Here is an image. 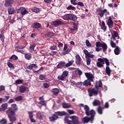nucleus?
<instances>
[{
  "instance_id": "obj_33",
  "label": "nucleus",
  "mask_w": 124,
  "mask_h": 124,
  "mask_svg": "<svg viewBox=\"0 0 124 124\" xmlns=\"http://www.w3.org/2000/svg\"><path fill=\"white\" fill-rule=\"evenodd\" d=\"M37 66L36 64H31L27 66L28 69H33V68H36Z\"/></svg>"
},
{
  "instance_id": "obj_8",
  "label": "nucleus",
  "mask_w": 124,
  "mask_h": 124,
  "mask_svg": "<svg viewBox=\"0 0 124 124\" xmlns=\"http://www.w3.org/2000/svg\"><path fill=\"white\" fill-rule=\"evenodd\" d=\"M17 13H21L22 15H26V14H28V12L25 7H20L18 9Z\"/></svg>"
},
{
  "instance_id": "obj_37",
  "label": "nucleus",
  "mask_w": 124,
  "mask_h": 124,
  "mask_svg": "<svg viewBox=\"0 0 124 124\" xmlns=\"http://www.w3.org/2000/svg\"><path fill=\"white\" fill-rule=\"evenodd\" d=\"M62 107L64 108H71V106L67 103H62Z\"/></svg>"
},
{
  "instance_id": "obj_47",
  "label": "nucleus",
  "mask_w": 124,
  "mask_h": 124,
  "mask_svg": "<svg viewBox=\"0 0 124 124\" xmlns=\"http://www.w3.org/2000/svg\"><path fill=\"white\" fill-rule=\"evenodd\" d=\"M10 60H14V61H16V60H18V57L15 55H13L10 58Z\"/></svg>"
},
{
  "instance_id": "obj_24",
  "label": "nucleus",
  "mask_w": 124,
  "mask_h": 124,
  "mask_svg": "<svg viewBox=\"0 0 124 124\" xmlns=\"http://www.w3.org/2000/svg\"><path fill=\"white\" fill-rule=\"evenodd\" d=\"M83 121H84V123L88 124L90 122V121L92 123L91 118L88 116L84 117L83 119Z\"/></svg>"
},
{
  "instance_id": "obj_34",
  "label": "nucleus",
  "mask_w": 124,
  "mask_h": 124,
  "mask_svg": "<svg viewBox=\"0 0 124 124\" xmlns=\"http://www.w3.org/2000/svg\"><path fill=\"white\" fill-rule=\"evenodd\" d=\"M101 47L103 48V52H105L108 49V46L106 43H104L102 44Z\"/></svg>"
},
{
  "instance_id": "obj_26",
  "label": "nucleus",
  "mask_w": 124,
  "mask_h": 124,
  "mask_svg": "<svg viewBox=\"0 0 124 124\" xmlns=\"http://www.w3.org/2000/svg\"><path fill=\"white\" fill-rule=\"evenodd\" d=\"M121 48L119 46H116L114 49V53L116 55H118L120 53Z\"/></svg>"
},
{
  "instance_id": "obj_10",
  "label": "nucleus",
  "mask_w": 124,
  "mask_h": 124,
  "mask_svg": "<svg viewBox=\"0 0 124 124\" xmlns=\"http://www.w3.org/2000/svg\"><path fill=\"white\" fill-rule=\"evenodd\" d=\"M74 62V60H71L70 61H69V62L67 63L66 64L65 63V62H62V67L64 68H66V67L72 66Z\"/></svg>"
},
{
  "instance_id": "obj_14",
  "label": "nucleus",
  "mask_w": 124,
  "mask_h": 124,
  "mask_svg": "<svg viewBox=\"0 0 124 124\" xmlns=\"http://www.w3.org/2000/svg\"><path fill=\"white\" fill-rule=\"evenodd\" d=\"M28 115L31 123H35L36 121L33 119V114H32V112L28 111Z\"/></svg>"
},
{
  "instance_id": "obj_25",
  "label": "nucleus",
  "mask_w": 124,
  "mask_h": 124,
  "mask_svg": "<svg viewBox=\"0 0 124 124\" xmlns=\"http://www.w3.org/2000/svg\"><path fill=\"white\" fill-rule=\"evenodd\" d=\"M101 29H102L104 32L107 31V28L104 21H102V26L101 27Z\"/></svg>"
},
{
  "instance_id": "obj_56",
  "label": "nucleus",
  "mask_w": 124,
  "mask_h": 124,
  "mask_svg": "<svg viewBox=\"0 0 124 124\" xmlns=\"http://www.w3.org/2000/svg\"><path fill=\"white\" fill-rule=\"evenodd\" d=\"M93 54H90L89 52L88 53L87 58H88V59H93Z\"/></svg>"
},
{
  "instance_id": "obj_31",
  "label": "nucleus",
  "mask_w": 124,
  "mask_h": 124,
  "mask_svg": "<svg viewBox=\"0 0 124 124\" xmlns=\"http://www.w3.org/2000/svg\"><path fill=\"white\" fill-rule=\"evenodd\" d=\"M106 72L108 76H110L111 70L110 69L109 66H107L106 67Z\"/></svg>"
},
{
  "instance_id": "obj_13",
  "label": "nucleus",
  "mask_w": 124,
  "mask_h": 124,
  "mask_svg": "<svg viewBox=\"0 0 124 124\" xmlns=\"http://www.w3.org/2000/svg\"><path fill=\"white\" fill-rule=\"evenodd\" d=\"M63 50L64 52L63 53V54H67L68 53L71 52V49L68 48V46L67 44H64V47H63Z\"/></svg>"
},
{
  "instance_id": "obj_40",
  "label": "nucleus",
  "mask_w": 124,
  "mask_h": 124,
  "mask_svg": "<svg viewBox=\"0 0 124 124\" xmlns=\"http://www.w3.org/2000/svg\"><path fill=\"white\" fill-rule=\"evenodd\" d=\"M2 111H5L6 109H7V104L6 103H4L1 105V106Z\"/></svg>"
},
{
  "instance_id": "obj_6",
  "label": "nucleus",
  "mask_w": 124,
  "mask_h": 124,
  "mask_svg": "<svg viewBox=\"0 0 124 124\" xmlns=\"http://www.w3.org/2000/svg\"><path fill=\"white\" fill-rule=\"evenodd\" d=\"M72 119L71 122L73 124H78V118L75 115H73L70 117Z\"/></svg>"
},
{
  "instance_id": "obj_12",
  "label": "nucleus",
  "mask_w": 124,
  "mask_h": 124,
  "mask_svg": "<svg viewBox=\"0 0 124 124\" xmlns=\"http://www.w3.org/2000/svg\"><path fill=\"white\" fill-rule=\"evenodd\" d=\"M95 114H96L95 111L93 109H92L90 111V115L91 116L90 118V119L92 120V123H93V121L94 120V118L95 117Z\"/></svg>"
},
{
  "instance_id": "obj_20",
  "label": "nucleus",
  "mask_w": 124,
  "mask_h": 124,
  "mask_svg": "<svg viewBox=\"0 0 124 124\" xmlns=\"http://www.w3.org/2000/svg\"><path fill=\"white\" fill-rule=\"evenodd\" d=\"M54 35L55 33H54L53 32H48L45 34V37H46V38H52V37H53V36Z\"/></svg>"
},
{
  "instance_id": "obj_19",
  "label": "nucleus",
  "mask_w": 124,
  "mask_h": 124,
  "mask_svg": "<svg viewBox=\"0 0 124 124\" xmlns=\"http://www.w3.org/2000/svg\"><path fill=\"white\" fill-rule=\"evenodd\" d=\"M62 22L61 20H56L52 22V26L54 27H58V26H60V25H62Z\"/></svg>"
},
{
  "instance_id": "obj_30",
  "label": "nucleus",
  "mask_w": 124,
  "mask_h": 124,
  "mask_svg": "<svg viewBox=\"0 0 124 124\" xmlns=\"http://www.w3.org/2000/svg\"><path fill=\"white\" fill-rule=\"evenodd\" d=\"M83 85L85 86H91L92 84L91 82H90L88 79L85 80V81L83 82Z\"/></svg>"
},
{
  "instance_id": "obj_18",
  "label": "nucleus",
  "mask_w": 124,
  "mask_h": 124,
  "mask_svg": "<svg viewBox=\"0 0 124 124\" xmlns=\"http://www.w3.org/2000/svg\"><path fill=\"white\" fill-rule=\"evenodd\" d=\"M49 119L50 122H55L56 120L59 119V117L55 114H53L52 115L51 117H49Z\"/></svg>"
},
{
  "instance_id": "obj_52",
  "label": "nucleus",
  "mask_w": 124,
  "mask_h": 124,
  "mask_svg": "<svg viewBox=\"0 0 124 124\" xmlns=\"http://www.w3.org/2000/svg\"><path fill=\"white\" fill-rule=\"evenodd\" d=\"M37 117L38 119H39V120H42V119H43V115L39 113L37 114Z\"/></svg>"
},
{
  "instance_id": "obj_28",
  "label": "nucleus",
  "mask_w": 124,
  "mask_h": 124,
  "mask_svg": "<svg viewBox=\"0 0 124 124\" xmlns=\"http://www.w3.org/2000/svg\"><path fill=\"white\" fill-rule=\"evenodd\" d=\"M102 59L103 60V64H105L104 62H105V63L107 65V66H108L110 65V62H109V60H108V59L106 58H102Z\"/></svg>"
},
{
  "instance_id": "obj_36",
  "label": "nucleus",
  "mask_w": 124,
  "mask_h": 124,
  "mask_svg": "<svg viewBox=\"0 0 124 124\" xmlns=\"http://www.w3.org/2000/svg\"><path fill=\"white\" fill-rule=\"evenodd\" d=\"M25 58L26 60H28V61L31 60V54L30 53H26L25 55Z\"/></svg>"
},
{
  "instance_id": "obj_49",
  "label": "nucleus",
  "mask_w": 124,
  "mask_h": 124,
  "mask_svg": "<svg viewBox=\"0 0 124 124\" xmlns=\"http://www.w3.org/2000/svg\"><path fill=\"white\" fill-rule=\"evenodd\" d=\"M110 46L112 48H116V44L113 41H110Z\"/></svg>"
},
{
  "instance_id": "obj_7",
  "label": "nucleus",
  "mask_w": 124,
  "mask_h": 124,
  "mask_svg": "<svg viewBox=\"0 0 124 124\" xmlns=\"http://www.w3.org/2000/svg\"><path fill=\"white\" fill-rule=\"evenodd\" d=\"M107 25L108 26V28L110 29H112L114 26V22L112 20V17H111V16H109L108 17V20L107 22Z\"/></svg>"
},
{
  "instance_id": "obj_16",
  "label": "nucleus",
  "mask_w": 124,
  "mask_h": 124,
  "mask_svg": "<svg viewBox=\"0 0 124 124\" xmlns=\"http://www.w3.org/2000/svg\"><path fill=\"white\" fill-rule=\"evenodd\" d=\"M27 89L28 90V87L24 85H21L19 87V92L21 93H25Z\"/></svg>"
},
{
  "instance_id": "obj_38",
  "label": "nucleus",
  "mask_w": 124,
  "mask_h": 124,
  "mask_svg": "<svg viewBox=\"0 0 124 124\" xmlns=\"http://www.w3.org/2000/svg\"><path fill=\"white\" fill-rule=\"evenodd\" d=\"M32 11L33 12H35V13H38L40 11V9L39 8H37L36 7H34L31 8Z\"/></svg>"
},
{
  "instance_id": "obj_42",
  "label": "nucleus",
  "mask_w": 124,
  "mask_h": 124,
  "mask_svg": "<svg viewBox=\"0 0 124 124\" xmlns=\"http://www.w3.org/2000/svg\"><path fill=\"white\" fill-rule=\"evenodd\" d=\"M93 106H97L100 104V102L98 100H94L93 101Z\"/></svg>"
},
{
  "instance_id": "obj_23",
  "label": "nucleus",
  "mask_w": 124,
  "mask_h": 124,
  "mask_svg": "<svg viewBox=\"0 0 124 124\" xmlns=\"http://www.w3.org/2000/svg\"><path fill=\"white\" fill-rule=\"evenodd\" d=\"M32 27L33 29H39L41 28V24L38 22L34 23L32 24Z\"/></svg>"
},
{
  "instance_id": "obj_32",
  "label": "nucleus",
  "mask_w": 124,
  "mask_h": 124,
  "mask_svg": "<svg viewBox=\"0 0 124 124\" xmlns=\"http://www.w3.org/2000/svg\"><path fill=\"white\" fill-rule=\"evenodd\" d=\"M103 109H104V108H101L100 106H99L97 108V112L99 114H103Z\"/></svg>"
},
{
  "instance_id": "obj_9",
  "label": "nucleus",
  "mask_w": 124,
  "mask_h": 124,
  "mask_svg": "<svg viewBox=\"0 0 124 124\" xmlns=\"http://www.w3.org/2000/svg\"><path fill=\"white\" fill-rule=\"evenodd\" d=\"M76 58V63L77 66H80L81 65V57L79 54H77L75 56Z\"/></svg>"
},
{
  "instance_id": "obj_62",
  "label": "nucleus",
  "mask_w": 124,
  "mask_h": 124,
  "mask_svg": "<svg viewBox=\"0 0 124 124\" xmlns=\"http://www.w3.org/2000/svg\"><path fill=\"white\" fill-rule=\"evenodd\" d=\"M16 84H22L23 83V80L22 79H17L16 81Z\"/></svg>"
},
{
  "instance_id": "obj_58",
  "label": "nucleus",
  "mask_w": 124,
  "mask_h": 124,
  "mask_svg": "<svg viewBox=\"0 0 124 124\" xmlns=\"http://www.w3.org/2000/svg\"><path fill=\"white\" fill-rule=\"evenodd\" d=\"M0 123L2 124H7V121L6 119H2L0 121Z\"/></svg>"
},
{
  "instance_id": "obj_60",
  "label": "nucleus",
  "mask_w": 124,
  "mask_h": 124,
  "mask_svg": "<svg viewBox=\"0 0 124 124\" xmlns=\"http://www.w3.org/2000/svg\"><path fill=\"white\" fill-rule=\"evenodd\" d=\"M83 52L85 55V58H86L88 57L89 51L87 50V49H84Z\"/></svg>"
},
{
  "instance_id": "obj_21",
  "label": "nucleus",
  "mask_w": 124,
  "mask_h": 124,
  "mask_svg": "<svg viewBox=\"0 0 124 124\" xmlns=\"http://www.w3.org/2000/svg\"><path fill=\"white\" fill-rule=\"evenodd\" d=\"M84 111H85V114L87 116H90V107H88V105L84 106Z\"/></svg>"
},
{
  "instance_id": "obj_4",
  "label": "nucleus",
  "mask_w": 124,
  "mask_h": 124,
  "mask_svg": "<svg viewBox=\"0 0 124 124\" xmlns=\"http://www.w3.org/2000/svg\"><path fill=\"white\" fill-rule=\"evenodd\" d=\"M85 76L90 83H91V82H93V79H95V77L93 76V75L92 74H90V73H86Z\"/></svg>"
},
{
  "instance_id": "obj_11",
  "label": "nucleus",
  "mask_w": 124,
  "mask_h": 124,
  "mask_svg": "<svg viewBox=\"0 0 124 124\" xmlns=\"http://www.w3.org/2000/svg\"><path fill=\"white\" fill-rule=\"evenodd\" d=\"M13 3H14V0H5L4 5H5L6 7H9V6H12Z\"/></svg>"
},
{
  "instance_id": "obj_39",
  "label": "nucleus",
  "mask_w": 124,
  "mask_h": 124,
  "mask_svg": "<svg viewBox=\"0 0 124 124\" xmlns=\"http://www.w3.org/2000/svg\"><path fill=\"white\" fill-rule=\"evenodd\" d=\"M63 19L66 20V21L70 20V14H67L63 16Z\"/></svg>"
},
{
  "instance_id": "obj_17",
  "label": "nucleus",
  "mask_w": 124,
  "mask_h": 124,
  "mask_svg": "<svg viewBox=\"0 0 124 124\" xmlns=\"http://www.w3.org/2000/svg\"><path fill=\"white\" fill-rule=\"evenodd\" d=\"M78 19V17L76 15H74L73 14H70L69 20L76 21Z\"/></svg>"
},
{
  "instance_id": "obj_44",
  "label": "nucleus",
  "mask_w": 124,
  "mask_h": 124,
  "mask_svg": "<svg viewBox=\"0 0 124 124\" xmlns=\"http://www.w3.org/2000/svg\"><path fill=\"white\" fill-rule=\"evenodd\" d=\"M39 78L40 79V80H41V81H43L44 80H45V79H46V76H44L43 75H40L39 77Z\"/></svg>"
},
{
  "instance_id": "obj_54",
  "label": "nucleus",
  "mask_w": 124,
  "mask_h": 124,
  "mask_svg": "<svg viewBox=\"0 0 124 124\" xmlns=\"http://www.w3.org/2000/svg\"><path fill=\"white\" fill-rule=\"evenodd\" d=\"M56 116H62V111H56L55 112Z\"/></svg>"
},
{
  "instance_id": "obj_55",
  "label": "nucleus",
  "mask_w": 124,
  "mask_h": 124,
  "mask_svg": "<svg viewBox=\"0 0 124 124\" xmlns=\"http://www.w3.org/2000/svg\"><path fill=\"white\" fill-rule=\"evenodd\" d=\"M72 27H73V29L75 31L77 30L78 27H77V23H74L73 24Z\"/></svg>"
},
{
  "instance_id": "obj_15",
  "label": "nucleus",
  "mask_w": 124,
  "mask_h": 124,
  "mask_svg": "<svg viewBox=\"0 0 124 124\" xmlns=\"http://www.w3.org/2000/svg\"><path fill=\"white\" fill-rule=\"evenodd\" d=\"M95 87L96 90H98V88L102 87V82L101 80L98 81H95Z\"/></svg>"
},
{
  "instance_id": "obj_1",
  "label": "nucleus",
  "mask_w": 124,
  "mask_h": 124,
  "mask_svg": "<svg viewBox=\"0 0 124 124\" xmlns=\"http://www.w3.org/2000/svg\"><path fill=\"white\" fill-rule=\"evenodd\" d=\"M6 114H8V117L10 122H14L16 121V117L15 116V112L11 108H8L6 111Z\"/></svg>"
},
{
  "instance_id": "obj_2",
  "label": "nucleus",
  "mask_w": 124,
  "mask_h": 124,
  "mask_svg": "<svg viewBox=\"0 0 124 124\" xmlns=\"http://www.w3.org/2000/svg\"><path fill=\"white\" fill-rule=\"evenodd\" d=\"M89 95L90 97L96 96L98 94V89L96 88H89L88 90Z\"/></svg>"
},
{
  "instance_id": "obj_63",
  "label": "nucleus",
  "mask_w": 124,
  "mask_h": 124,
  "mask_svg": "<svg viewBox=\"0 0 124 124\" xmlns=\"http://www.w3.org/2000/svg\"><path fill=\"white\" fill-rule=\"evenodd\" d=\"M77 0H71V3L74 5H77L78 3H76Z\"/></svg>"
},
{
  "instance_id": "obj_35",
  "label": "nucleus",
  "mask_w": 124,
  "mask_h": 124,
  "mask_svg": "<svg viewBox=\"0 0 124 124\" xmlns=\"http://www.w3.org/2000/svg\"><path fill=\"white\" fill-rule=\"evenodd\" d=\"M67 10H73V11H76V8L75 6H73V5H70L68 6L66 8Z\"/></svg>"
},
{
  "instance_id": "obj_46",
  "label": "nucleus",
  "mask_w": 124,
  "mask_h": 124,
  "mask_svg": "<svg viewBox=\"0 0 124 124\" xmlns=\"http://www.w3.org/2000/svg\"><path fill=\"white\" fill-rule=\"evenodd\" d=\"M7 65H8V66L9 67H10V68H12L13 69H14V68H15V67H14V65H13V64H12L10 62H8L7 63Z\"/></svg>"
},
{
  "instance_id": "obj_59",
  "label": "nucleus",
  "mask_w": 124,
  "mask_h": 124,
  "mask_svg": "<svg viewBox=\"0 0 124 124\" xmlns=\"http://www.w3.org/2000/svg\"><path fill=\"white\" fill-rule=\"evenodd\" d=\"M77 5L80 6L81 7H82L84 6V3L82 1H78V3H77Z\"/></svg>"
},
{
  "instance_id": "obj_53",
  "label": "nucleus",
  "mask_w": 124,
  "mask_h": 124,
  "mask_svg": "<svg viewBox=\"0 0 124 124\" xmlns=\"http://www.w3.org/2000/svg\"><path fill=\"white\" fill-rule=\"evenodd\" d=\"M86 46L87 47H91L92 45H91V43H90V41L89 40H86Z\"/></svg>"
},
{
  "instance_id": "obj_57",
  "label": "nucleus",
  "mask_w": 124,
  "mask_h": 124,
  "mask_svg": "<svg viewBox=\"0 0 124 124\" xmlns=\"http://www.w3.org/2000/svg\"><path fill=\"white\" fill-rule=\"evenodd\" d=\"M11 107L14 108L15 110H17L18 109V107H17V105L16 104H13L11 105Z\"/></svg>"
},
{
  "instance_id": "obj_5",
  "label": "nucleus",
  "mask_w": 124,
  "mask_h": 124,
  "mask_svg": "<svg viewBox=\"0 0 124 124\" xmlns=\"http://www.w3.org/2000/svg\"><path fill=\"white\" fill-rule=\"evenodd\" d=\"M98 62H96V66L98 67H103L104 66V60L103 58H98Z\"/></svg>"
},
{
  "instance_id": "obj_50",
  "label": "nucleus",
  "mask_w": 124,
  "mask_h": 124,
  "mask_svg": "<svg viewBox=\"0 0 124 124\" xmlns=\"http://www.w3.org/2000/svg\"><path fill=\"white\" fill-rule=\"evenodd\" d=\"M22 99H23V97L22 96H17L15 98L16 101H21Z\"/></svg>"
},
{
  "instance_id": "obj_41",
  "label": "nucleus",
  "mask_w": 124,
  "mask_h": 124,
  "mask_svg": "<svg viewBox=\"0 0 124 124\" xmlns=\"http://www.w3.org/2000/svg\"><path fill=\"white\" fill-rule=\"evenodd\" d=\"M59 89L57 88H54L52 90V93L54 95H58V93H59Z\"/></svg>"
},
{
  "instance_id": "obj_51",
  "label": "nucleus",
  "mask_w": 124,
  "mask_h": 124,
  "mask_svg": "<svg viewBox=\"0 0 124 124\" xmlns=\"http://www.w3.org/2000/svg\"><path fill=\"white\" fill-rule=\"evenodd\" d=\"M95 45L96 47H102V44L100 42H96Z\"/></svg>"
},
{
  "instance_id": "obj_29",
  "label": "nucleus",
  "mask_w": 124,
  "mask_h": 124,
  "mask_svg": "<svg viewBox=\"0 0 124 124\" xmlns=\"http://www.w3.org/2000/svg\"><path fill=\"white\" fill-rule=\"evenodd\" d=\"M102 59L103 60V64H105L104 62H105V63L107 65V66H108L110 65V62H109V60H108V59L106 58H102Z\"/></svg>"
},
{
  "instance_id": "obj_61",
  "label": "nucleus",
  "mask_w": 124,
  "mask_h": 124,
  "mask_svg": "<svg viewBox=\"0 0 124 124\" xmlns=\"http://www.w3.org/2000/svg\"><path fill=\"white\" fill-rule=\"evenodd\" d=\"M8 99H9V96H5V97L3 98V102H6Z\"/></svg>"
},
{
  "instance_id": "obj_27",
  "label": "nucleus",
  "mask_w": 124,
  "mask_h": 124,
  "mask_svg": "<svg viewBox=\"0 0 124 124\" xmlns=\"http://www.w3.org/2000/svg\"><path fill=\"white\" fill-rule=\"evenodd\" d=\"M69 72L68 71L64 70L62 73V80H64L65 77L68 76Z\"/></svg>"
},
{
  "instance_id": "obj_48",
  "label": "nucleus",
  "mask_w": 124,
  "mask_h": 124,
  "mask_svg": "<svg viewBox=\"0 0 124 124\" xmlns=\"http://www.w3.org/2000/svg\"><path fill=\"white\" fill-rule=\"evenodd\" d=\"M38 103L40 104V105H42L43 106L46 105V102L44 100L40 101Z\"/></svg>"
},
{
  "instance_id": "obj_64",
  "label": "nucleus",
  "mask_w": 124,
  "mask_h": 124,
  "mask_svg": "<svg viewBox=\"0 0 124 124\" xmlns=\"http://www.w3.org/2000/svg\"><path fill=\"white\" fill-rule=\"evenodd\" d=\"M57 68H62V62H61L57 65Z\"/></svg>"
},
{
  "instance_id": "obj_45",
  "label": "nucleus",
  "mask_w": 124,
  "mask_h": 124,
  "mask_svg": "<svg viewBox=\"0 0 124 124\" xmlns=\"http://www.w3.org/2000/svg\"><path fill=\"white\" fill-rule=\"evenodd\" d=\"M86 63L88 66H90L91 63V59L87 57L86 58Z\"/></svg>"
},
{
  "instance_id": "obj_3",
  "label": "nucleus",
  "mask_w": 124,
  "mask_h": 124,
  "mask_svg": "<svg viewBox=\"0 0 124 124\" xmlns=\"http://www.w3.org/2000/svg\"><path fill=\"white\" fill-rule=\"evenodd\" d=\"M97 12H99L98 15L100 17H103L104 16L105 13H108V10L106 9H104V10H102V9L99 8L97 9Z\"/></svg>"
},
{
  "instance_id": "obj_22",
  "label": "nucleus",
  "mask_w": 124,
  "mask_h": 124,
  "mask_svg": "<svg viewBox=\"0 0 124 124\" xmlns=\"http://www.w3.org/2000/svg\"><path fill=\"white\" fill-rule=\"evenodd\" d=\"M8 12L9 15H12V14H14L15 9L12 7V6H11L10 7L8 8Z\"/></svg>"
},
{
  "instance_id": "obj_43",
  "label": "nucleus",
  "mask_w": 124,
  "mask_h": 124,
  "mask_svg": "<svg viewBox=\"0 0 124 124\" xmlns=\"http://www.w3.org/2000/svg\"><path fill=\"white\" fill-rule=\"evenodd\" d=\"M4 32L3 31H1V33L0 34V38L1 41H4V35L3 34Z\"/></svg>"
}]
</instances>
